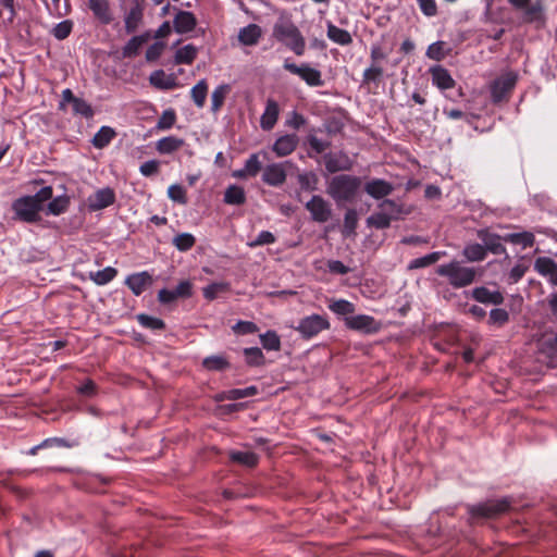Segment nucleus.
Instances as JSON below:
<instances>
[{"label":"nucleus","instance_id":"obj_45","mask_svg":"<svg viewBox=\"0 0 557 557\" xmlns=\"http://www.w3.org/2000/svg\"><path fill=\"white\" fill-rule=\"evenodd\" d=\"M149 82L152 86L160 89H170L174 85L173 79L169 77L163 70L152 72Z\"/></svg>","mask_w":557,"mask_h":557},{"label":"nucleus","instance_id":"obj_24","mask_svg":"<svg viewBox=\"0 0 557 557\" xmlns=\"http://www.w3.org/2000/svg\"><path fill=\"white\" fill-rule=\"evenodd\" d=\"M262 36V28L257 24H249L238 32V41L244 46H255Z\"/></svg>","mask_w":557,"mask_h":557},{"label":"nucleus","instance_id":"obj_57","mask_svg":"<svg viewBox=\"0 0 557 557\" xmlns=\"http://www.w3.org/2000/svg\"><path fill=\"white\" fill-rule=\"evenodd\" d=\"M275 242L276 237L273 233L270 231H261L255 239L247 243V246L250 248H256L264 245H271Z\"/></svg>","mask_w":557,"mask_h":557},{"label":"nucleus","instance_id":"obj_55","mask_svg":"<svg viewBox=\"0 0 557 557\" xmlns=\"http://www.w3.org/2000/svg\"><path fill=\"white\" fill-rule=\"evenodd\" d=\"M245 171L249 174L250 177H255L262 169V161L260 160V153L256 152L249 156V158L245 161Z\"/></svg>","mask_w":557,"mask_h":557},{"label":"nucleus","instance_id":"obj_4","mask_svg":"<svg viewBox=\"0 0 557 557\" xmlns=\"http://www.w3.org/2000/svg\"><path fill=\"white\" fill-rule=\"evenodd\" d=\"M508 3L521 13V18L527 24L541 27L546 22V10L543 0H507Z\"/></svg>","mask_w":557,"mask_h":557},{"label":"nucleus","instance_id":"obj_7","mask_svg":"<svg viewBox=\"0 0 557 557\" xmlns=\"http://www.w3.org/2000/svg\"><path fill=\"white\" fill-rule=\"evenodd\" d=\"M330 322L326 317L320 314H311L302 318L296 331L306 339L312 338L322 331L330 329Z\"/></svg>","mask_w":557,"mask_h":557},{"label":"nucleus","instance_id":"obj_61","mask_svg":"<svg viewBox=\"0 0 557 557\" xmlns=\"http://www.w3.org/2000/svg\"><path fill=\"white\" fill-rule=\"evenodd\" d=\"M168 197L180 205L187 203L186 190L180 184H173L168 188Z\"/></svg>","mask_w":557,"mask_h":557},{"label":"nucleus","instance_id":"obj_23","mask_svg":"<svg viewBox=\"0 0 557 557\" xmlns=\"http://www.w3.org/2000/svg\"><path fill=\"white\" fill-rule=\"evenodd\" d=\"M88 8L101 24H110L112 14L108 0H88Z\"/></svg>","mask_w":557,"mask_h":557},{"label":"nucleus","instance_id":"obj_64","mask_svg":"<svg viewBox=\"0 0 557 557\" xmlns=\"http://www.w3.org/2000/svg\"><path fill=\"white\" fill-rule=\"evenodd\" d=\"M176 121V114L174 110L169 109L163 111L162 115L160 116L157 127L160 129H170Z\"/></svg>","mask_w":557,"mask_h":557},{"label":"nucleus","instance_id":"obj_19","mask_svg":"<svg viewBox=\"0 0 557 557\" xmlns=\"http://www.w3.org/2000/svg\"><path fill=\"white\" fill-rule=\"evenodd\" d=\"M471 295L474 300L485 305L497 306L504 302V296L499 290H490L484 286L473 288Z\"/></svg>","mask_w":557,"mask_h":557},{"label":"nucleus","instance_id":"obj_29","mask_svg":"<svg viewBox=\"0 0 557 557\" xmlns=\"http://www.w3.org/2000/svg\"><path fill=\"white\" fill-rule=\"evenodd\" d=\"M377 207L380 211L385 213V215L391 219V221L399 220L404 214L407 213L401 205L392 199H384L379 203Z\"/></svg>","mask_w":557,"mask_h":557},{"label":"nucleus","instance_id":"obj_15","mask_svg":"<svg viewBox=\"0 0 557 557\" xmlns=\"http://www.w3.org/2000/svg\"><path fill=\"white\" fill-rule=\"evenodd\" d=\"M152 275L147 271L129 274L125 278V285L135 296L141 295L147 289V287L152 285Z\"/></svg>","mask_w":557,"mask_h":557},{"label":"nucleus","instance_id":"obj_49","mask_svg":"<svg viewBox=\"0 0 557 557\" xmlns=\"http://www.w3.org/2000/svg\"><path fill=\"white\" fill-rule=\"evenodd\" d=\"M243 354L247 364L258 367L264 364L265 358L262 350L259 347L244 348Z\"/></svg>","mask_w":557,"mask_h":557},{"label":"nucleus","instance_id":"obj_41","mask_svg":"<svg viewBox=\"0 0 557 557\" xmlns=\"http://www.w3.org/2000/svg\"><path fill=\"white\" fill-rule=\"evenodd\" d=\"M117 274L116 269L107 267L102 270L90 272L89 278L97 285H106L110 283Z\"/></svg>","mask_w":557,"mask_h":557},{"label":"nucleus","instance_id":"obj_22","mask_svg":"<svg viewBox=\"0 0 557 557\" xmlns=\"http://www.w3.org/2000/svg\"><path fill=\"white\" fill-rule=\"evenodd\" d=\"M364 190L372 198L382 199L392 194L394 187L391 183L384 180L375 178L366 184Z\"/></svg>","mask_w":557,"mask_h":557},{"label":"nucleus","instance_id":"obj_10","mask_svg":"<svg viewBox=\"0 0 557 557\" xmlns=\"http://www.w3.org/2000/svg\"><path fill=\"white\" fill-rule=\"evenodd\" d=\"M66 103L72 104V112L74 115H79L87 120L92 119L95 111L90 103L85 99L76 97L70 88L62 91V99L59 103V109L63 110Z\"/></svg>","mask_w":557,"mask_h":557},{"label":"nucleus","instance_id":"obj_20","mask_svg":"<svg viewBox=\"0 0 557 557\" xmlns=\"http://www.w3.org/2000/svg\"><path fill=\"white\" fill-rule=\"evenodd\" d=\"M324 164H325V169L330 173H335L338 171L349 170L351 166V161L343 152L326 153V154H324Z\"/></svg>","mask_w":557,"mask_h":557},{"label":"nucleus","instance_id":"obj_44","mask_svg":"<svg viewBox=\"0 0 557 557\" xmlns=\"http://www.w3.org/2000/svg\"><path fill=\"white\" fill-rule=\"evenodd\" d=\"M358 225V213L355 209H348L344 215L342 233L345 237L355 235Z\"/></svg>","mask_w":557,"mask_h":557},{"label":"nucleus","instance_id":"obj_63","mask_svg":"<svg viewBox=\"0 0 557 557\" xmlns=\"http://www.w3.org/2000/svg\"><path fill=\"white\" fill-rule=\"evenodd\" d=\"M232 330L235 334L246 335V334H253V333L258 332V326L256 323H253L251 321L239 320L237 323H235L232 326Z\"/></svg>","mask_w":557,"mask_h":557},{"label":"nucleus","instance_id":"obj_54","mask_svg":"<svg viewBox=\"0 0 557 557\" xmlns=\"http://www.w3.org/2000/svg\"><path fill=\"white\" fill-rule=\"evenodd\" d=\"M391 223V219L382 211L375 212L367 219L368 226H373L377 230L387 228L389 227Z\"/></svg>","mask_w":557,"mask_h":557},{"label":"nucleus","instance_id":"obj_37","mask_svg":"<svg viewBox=\"0 0 557 557\" xmlns=\"http://www.w3.org/2000/svg\"><path fill=\"white\" fill-rule=\"evenodd\" d=\"M231 90L228 84H221L211 94V111L216 113L222 108L227 94Z\"/></svg>","mask_w":557,"mask_h":557},{"label":"nucleus","instance_id":"obj_34","mask_svg":"<svg viewBox=\"0 0 557 557\" xmlns=\"http://www.w3.org/2000/svg\"><path fill=\"white\" fill-rule=\"evenodd\" d=\"M198 53L197 48L191 45H185L176 50L174 61L176 64H191Z\"/></svg>","mask_w":557,"mask_h":557},{"label":"nucleus","instance_id":"obj_40","mask_svg":"<svg viewBox=\"0 0 557 557\" xmlns=\"http://www.w3.org/2000/svg\"><path fill=\"white\" fill-rule=\"evenodd\" d=\"M202 366L208 371H222L230 368V362L222 355H212L202 360Z\"/></svg>","mask_w":557,"mask_h":557},{"label":"nucleus","instance_id":"obj_2","mask_svg":"<svg viewBox=\"0 0 557 557\" xmlns=\"http://www.w3.org/2000/svg\"><path fill=\"white\" fill-rule=\"evenodd\" d=\"M361 181L357 176L348 174L335 175L327 184L326 193L337 203L351 202L355 200Z\"/></svg>","mask_w":557,"mask_h":557},{"label":"nucleus","instance_id":"obj_32","mask_svg":"<svg viewBox=\"0 0 557 557\" xmlns=\"http://www.w3.org/2000/svg\"><path fill=\"white\" fill-rule=\"evenodd\" d=\"M183 145L184 140L182 138L166 136L157 141L156 148L158 152L169 154L180 149Z\"/></svg>","mask_w":557,"mask_h":557},{"label":"nucleus","instance_id":"obj_12","mask_svg":"<svg viewBox=\"0 0 557 557\" xmlns=\"http://www.w3.org/2000/svg\"><path fill=\"white\" fill-rule=\"evenodd\" d=\"M345 325L350 330L359 331L364 334H374L377 333L381 329V323L368 314L346 317Z\"/></svg>","mask_w":557,"mask_h":557},{"label":"nucleus","instance_id":"obj_62","mask_svg":"<svg viewBox=\"0 0 557 557\" xmlns=\"http://www.w3.org/2000/svg\"><path fill=\"white\" fill-rule=\"evenodd\" d=\"M509 320V313L502 308H495L490 311V324L502 326Z\"/></svg>","mask_w":557,"mask_h":557},{"label":"nucleus","instance_id":"obj_56","mask_svg":"<svg viewBox=\"0 0 557 557\" xmlns=\"http://www.w3.org/2000/svg\"><path fill=\"white\" fill-rule=\"evenodd\" d=\"M137 321L141 326L150 330H163L165 327L163 320L144 313L137 315Z\"/></svg>","mask_w":557,"mask_h":557},{"label":"nucleus","instance_id":"obj_31","mask_svg":"<svg viewBox=\"0 0 557 557\" xmlns=\"http://www.w3.org/2000/svg\"><path fill=\"white\" fill-rule=\"evenodd\" d=\"M462 256L470 262L483 261L486 258V249L482 244L470 243L463 247Z\"/></svg>","mask_w":557,"mask_h":557},{"label":"nucleus","instance_id":"obj_50","mask_svg":"<svg viewBox=\"0 0 557 557\" xmlns=\"http://www.w3.org/2000/svg\"><path fill=\"white\" fill-rule=\"evenodd\" d=\"M258 393L256 386H248L245 388H232L223 393V398L227 400H237L255 396Z\"/></svg>","mask_w":557,"mask_h":557},{"label":"nucleus","instance_id":"obj_17","mask_svg":"<svg viewBox=\"0 0 557 557\" xmlns=\"http://www.w3.org/2000/svg\"><path fill=\"white\" fill-rule=\"evenodd\" d=\"M298 146V136L296 134H286L280 136L273 144L272 150L278 157L289 156Z\"/></svg>","mask_w":557,"mask_h":557},{"label":"nucleus","instance_id":"obj_16","mask_svg":"<svg viewBox=\"0 0 557 557\" xmlns=\"http://www.w3.org/2000/svg\"><path fill=\"white\" fill-rule=\"evenodd\" d=\"M478 237L482 240V245L487 251H491L494 255H505L506 247L503 245V237L498 234L491 233L487 230H480L478 232Z\"/></svg>","mask_w":557,"mask_h":557},{"label":"nucleus","instance_id":"obj_39","mask_svg":"<svg viewBox=\"0 0 557 557\" xmlns=\"http://www.w3.org/2000/svg\"><path fill=\"white\" fill-rule=\"evenodd\" d=\"M208 95V83L205 78L200 79L190 90L191 99L199 109L203 108Z\"/></svg>","mask_w":557,"mask_h":557},{"label":"nucleus","instance_id":"obj_51","mask_svg":"<svg viewBox=\"0 0 557 557\" xmlns=\"http://www.w3.org/2000/svg\"><path fill=\"white\" fill-rule=\"evenodd\" d=\"M53 190L51 186H45L40 188L35 195L27 196L30 198V201L35 205V207L39 210V212L44 209V205L46 201L52 198Z\"/></svg>","mask_w":557,"mask_h":557},{"label":"nucleus","instance_id":"obj_28","mask_svg":"<svg viewBox=\"0 0 557 557\" xmlns=\"http://www.w3.org/2000/svg\"><path fill=\"white\" fill-rule=\"evenodd\" d=\"M326 35L330 40L341 46H348L352 42V37L348 30L339 28L331 22H327Z\"/></svg>","mask_w":557,"mask_h":557},{"label":"nucleus","instance_id":"obj_13","mask_svg":"<svg viewBox=\"0 0 557 557\" xmlns=\"http://www.w3.org/2000/svg\"><path fill=\"white\" fill-rule=\"evenodd\" d=\"M288 161L270 163L263 169L262 182L269 186L278 187L286 181V165Z\"/></svg>","mask_w":557,"mask_h":557},{"label":"nucleus","instance_id":"obj_59","mask_svg":"<svg viewBox=\"0 0 557 557\" xmlns=\"http://www.w3.org/2000/svg\"><path fill=\"white\" fill-rule=\"evenodd\" d=\"M426 57L434 61H441L446 57L445 42L435 41L431 44L426 49Z\"/></svg>","mask_w":557,"mask_h":557},{"label":"nucleus","instance_id":"obj_21","mask_svg":"<svg viewBox=\"0 0 557 557\" xmlns=\"http://www.w3.org/2000/svg\"><path fill=\"white\" fill-rule=\"evenodd\" d=\"M280 108L275 100L268 99L265 109L260 117V126L263 131H271L277 122Z\"/></svg>","mask_w":557,"mask_h":557},{"label":"nucleus","instance_id":"obj_14","mask_svg":"<svg viewBox=\"0 0 557 557\" xmlns=\"http://www.w3.org/2000/svg\"><path fill=\"white\" fill-rule=\"evenodd\" d=\"M115 201V193L110 187L100 188L87 198L89 211L95 212L106 209Z\"/></svg>","mask_w":557,"mask_h":557},{"label":"nucleus","instance_id":"obj_58","mask_svg":"<svg viewBox=\"0 0 557 557\" xmlns=\"http://www.w3.org/2000/svg\"><path fill=\"white\" fill-rule=\"evenodd\" d=\"M73 28V22L70 20H64L60 23H58L51 30V34L54 36V38L59 40H63L67 38L72 32Z\"/></svg>","mask_w":557,"mask_h":557},{"label":"nucleus","instance_id":"obj_60","mask_svg":"<svg viewBox=\"0 0 557 557\" xmlns=\"http://www.w3.org/2000/svg\"><path fill=\"white\" fill-rule=\"evenodd\" d=\"M384 70L381 64L371 63L369 67L363 71L362 78L364 83H375L383 76Z\"/></svg>","mask_w":557,"mask_h":557},{"label":"nucleus","instance_id":"obj_5","mask_svg":"<svg viewBox=\"0 0 557 557\" xmlns=\"http://www.w3.org/2000/svg\"><path fill=\"white\" fill-rule=\"evenodd\" d=\"M510 507L507 498L491 499L478 505H469L468 512L471 519L475 518H494L506 512Z\"/></svg>","mask_w":557,"mask_h":557},{"label":"nucleus","instance_id":"obj_35","mask_svg":"<svg viewBox=\"0 0 557 557\" xmlns=\"http://www.w3.org/2000/svg\"><path fill=\"white\" fill-rule=\"evenodd\" d=\"M143 20V11L138 5L129 9L124 18L125 30L127 34L134 33Z\"/></svg>","mask_w":557,"mask_h":557},{"label":"nucleus","instance_id":"obj_38","mask_svg":"<svg viewBox=\"0 0 557 557\" xmlns=\"http://www.w3.org/2000/svg\"><path fill=\"white\" fill-rule=\"evenodd\" d=\"M297 182L301 190L310 193L318 190L319 177L312 171L299 173L297 175Z\"/></svg>","mask_w":557,"mask_h":557},{"label":"nucleus","instance_id":"obj_3","mask_svg":"<svg viewBox=\"0 0 557 557\" xmlns=\"http://www.w3.org/2000/svg\"><path fill=\"white\" fill-rule=\"evenodd\" d=\"M436 273L440 276L446 277L454 288H462L471 285L475 281L478 271L473 267H467L458 260H453L438 265Z\"/></svg>","mask_w":557,"mask_h":557},{"label":"nucleus","instance_id":"obj_11","mask_svg":"<svg viewBox=\"0 0 557 557\" xmlns=\"http://www.w3.org/2000/svg\"><path fill=\"white\" fill-rule=\"evenodd\" d=\"M306 210L310 213L312 221L325 223L332 216V206L322 196L314 195L305 203Z\"/></svg>","mask_w":557,"mask_h":557},{"label":"nucleus","instance_id":"obj_36","mask_svg":"<svg viewBox=\"0 0 557 557\" xmlns=\"http://www.w3.org/2000/svg\"><path fill=\"white\" fill-rule=\"evenodd\" d=\"M70 199L67 196L62 195L55 198H51L46 208V214L60 215L65 212L69 208Z\"/></svg>","mask_w":557,"mask_h":557},{"label":"nucleus","instance_id":"obj_42","mask_svg":"<svg viewBox=\"0 0 557 557\" xmlns=\"http://www.w3.org/2000/svg\"><path fill=\"white\" fill-rule=\"evenodd\" d=\"M444 255H445L444 251H434V252L428 253L423 257H419V258L411 260L408 268L410 270H412V269H421V268L429 267V265L437 262Z\"/></svg>","mask_w":557,"mask_h":557},{"label":"nucleus","instance_id":"obj_33","mask_svg":"<svg viewBox=\"0 0 557 557\" xmlns=\"http://www.w3.org/2000/svg\"><path fill=\"white\" fill-rule=\"evenodd\" d=\"M246 194L243 187L231 185L224 193V202L227 205L239 206L245 203Z\"/></svg>","mask_w":557,"mask_h":557},{"label":"nucleus","instance_id":"obj_52","mask_svg":"<svg viewBox=\"0 0 557 557\" xmlns=\"http://www.w3.org/2000/svg\"><path fill=\"white\" fill-rule=\"evenodd\" d=\"M230 284L226 282H214L202 288L203 297L208 300H213L220 293L226 292Z\"/></svg>","mask_w":557,"mask_h":557},{"label":"nucleus","instance_id":"obj_46","mask_svg":"<svg viewBox=\"0 0 557 557\" xmlns=\"http://www.w3.org/2000/svg\"><path fill=\"white\" fill-rule=\"evenodd\" d=\"M556 268V261L549 257H539L534 262V270L543 276H550Z\"/></svg>","mask_w":557,"mask_h":557},{"label":"nucleus","instance_id":"obj_30","mask_svg":"<svg viewBox=\"0 0 557 557\" xmlns=\"http://www.w3.org/2000/svg\"><path fill=\"white\" fill-rule=\"evenodd\" d=\"M115 131L110 126H101L91 139V144L97 149H103L115 137Z\"/></svg>","mask_w":557,"mask_h":557},{"label":"nucleus","instance_id":"obj_1","mask_svg":"<svg viewBox=\"0 0 557 557\" xmlns=\"http://www.w3.org/2000/svg\"><path fill=\"white\" fill-rule=\"evenodd\" d=\"M272 37L296 55L301 57L306 51V39L292 17L281 14L272 28Z\"/></svg>","mask_w":557,"mask_h":557},{"label":"nucleus","instance_id":"obj_48","mask_svg":"<svg viewBox=\"0 0 557 557\" xmlns=\"http://www.w3.org/2000/svg\"><path fill=\"white\" fill-rule=\"evenodd\" d=\"M329 309L337 315H349L355 312V305L346 299L332 300Z\"/></svg>","mask_w":557,"mask_h":557},{"label":"nucleus","instance_id":"obj_26","mask_svg":"<svg viewBox=\"0 0 557 557\" xmlns=\"http://www.w3.org/2000/svg\"><path fill=\"white\" fill-rule=\"evenodd\" d=\"M151 35L147 32L138 36H133L123 47L122 54L124 58H133L136 57L143 47L149 39Z\"/></svg>","mask_w":557,"mask_h":557},{"label":"nucleus","instance_id":"obj_27","mask_svg":"<svg viewBox=\"0 0 557 557\" xmlns=\"http://www.w3.org/2000/svg\"><path fill=\"white\" fill-rule=\"evenodd\" d=\"M503 239L506 243H510L512 245H518L522 249L530 248L535 243L534 234L531 233V232H528V231H523V232H519V233L506 234L503 237Z\"/></svg>","mask_w":557,"mask_h":557},{"label":"nucleus","instance_id":"obj_8","mask_svg":"<svg viewBox=\"0 0 557 557\" xmlns=\"http://www.w3.org/2000/svg\"><path fill=\"white\" fill-rule=\"evenodd\" d=\"M283 67L289 73L299 76L307 85L311 87H319L323 85L321 72L310 66V64L308 63L297 65L295 63L289 62V60L286 59L283 63Z\"/></svg>","mask_w":557,"mask_h":557},{"label":"nucleus","instance_id":"obj_25","mask_svg":"<svg viewBox=\"0 0 557 557\" xmlns=\"http://www.w3.org/2000/svg\"><path fill=\"white\" fill-rule=\"evenodd\" d=\"M173 25L178 34L189 33L196 27V18L189 11H180L173 20Z\"/></svg>","mask_w":557,"mask_h":557},{"label":"nucleus","instance_id":"obj_53","mask_svg":"<svg viewBox=\"0 0 557 557\" xmlns=\"http://www.w3.org/2000/svg\"><path fill=\"white\" fill-rule=\"evenodd\" d=\"M196 239L190 233H182L173 238V245L180 251H187L195 245Z\"/></svg>","mask_w":557,"mask_h":557},{"label":"nucleus","instance_id":"obj_43","mask_svg":"<svg viewBox=\"0 0 557 557\" xmlns=\"http://www.w3.org/2000/svg\"><path fill=\"white\" fill-rule=\"evenodd\" d=\"M232 461L244 465L246 467H253L258 463V456L250 450H238L230 454Z\"/></svg>","mask_w":557,"mask_h":557},{"label":"nucleus","instance_id":"obj_18","mask_svg":"<svg viewBox=\"0 0 557 557\" xmlns=\"http://www.w3.org/2000/svg\"><path fill=\"white\" fill-rule=\"evenodd\" d=\"M432 84L441 90H447L455 86V79L449 74L448 70L442 65H433L430 67Z\"/></svg>","mask_w":557,"mask_h":557},{"label":"nucleus","instance_id":"obj_47","mask_svg":"<svg viewBox=\"0 0 557 557\" xmlns=\"http://www.w3.org/2000/svg\"><path fill=\"white\" fill-rule=\"evenodd\" d=\"M260 342L264 349L269 351H277L281 348V339L275 331H267L260 334Z\"/></svg>","mask_w":557,"mask_h":557},{"label":"nucleus","instance_id":"obj_9","mask_svg":"<svg viewBox=\"0 0 557 557\" xmlns=\"http://www.w3.org/2000/svg\"><path fill=\"white\" fill-rule=\"evenodd\" d=\"M14 220L25 223H36L40 221V212L27 196L20 197L12 202Z\"/></svg>","mask_w":557,"mask_h":557},{"label":"nucleus","instance_id":"obj_6","mask_svg":"<svg viewBox=\"0 0 557 557\" xmlns=\"http://www.w3.org/2000/svg\"><path fill=\"white\" fill-rule=\"evenodd\" d=\"M518 81V74L508 71L494 79L490 86L492 101L498 103L515 88Z\"/></svg>","mask_w":557,"mask_h":557}]
</instances>
